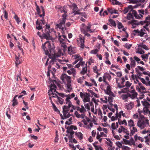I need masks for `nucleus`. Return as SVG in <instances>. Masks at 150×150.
<instances>
[{"label":"nucleus","mask_w":150,"mask_h":150,"mask_svg":"<svg viewBox=\"0 0 150 150\" xmlns=\"http://www.w3.org/2000/svg\"><path fill=\"white\" fill-rule=\"evenodd\" d=\"M71 6L73 8V11H75V10H77L78 9V8L76 4L75 3H73L71 5Z\"/></svg>","instance_id":"obj_58"},{"label":"nucleus","mask_w":150,"mask_h":150,"mask_svg":"<svg viewBox=\"0 0 150 150\" xmlns=\"http://www.w3.org/2000/svg\"><path fill=\"white\" fill-rule=\"evenodd\" d=\"M137 53H138L140 54H143L144 53V52L141 48L139 47L138 48L136 52Z\"/></svg>","instance_id":"obj_46"},{"label":"nucleus","mask_w":150,"mask_h":150,"mask_svg":"<svg viewBox=\"0 0 150 150\" xmlns=\"http://www.w3.org/2000/svg\"><path fill=\"white\" fill-rule=\"evenodd\" d=\"M122 149V150H130L131 149L129 147L125 145H123Z\"/></svg>","instance_id":"obj_64"},{"label":"nucleus","mask_w":150,"mask_h":150,"mask_svg":"<svg viewBox=\"0 0 150 150\" xmlns=\"http://www.w3.org/2000/svg\"><path fill=\"white\" fill-rule=\"evenodd\" d=\"M106 140H105V144L107 145V146L111 147L112 145V142L110 139L109 138H105Z\"/></svg>","instance_id":"obj_32"},{"label":"nucleus","mask_w":150,"mask_h":150,"mask_svg":"<svg viewBox=\"0 0 150 150\" xmlns=\"http://www.w3.org/2000/svg\"><path fill=\"white\" fill-rule=\"evenodd\" d=\"M127 124L129 128L134 127L135 126L134 121L132 119H130L128 121Z\"/></svg>","instance_id":"obj_31"},{"label":"nucleus","mask_w":150,"mask_h":150,"mask_svg":"<svg viewBox=\"0 0 150 150\" xmlns=\"http://www.w3.org/2000/svg\"><path fill=\"white\" fill-rule=\"evenodd\" d=\"M73 50L74 49L72 48L71 46L69 47L68 48V51L69 53L70 54L74 53L75 52L73 51Z\"/></svg>","instance_id":"obj_42"},{"label":"nucleus","mask_w":150,"mask_h":150,"mask_svg":"<svg viewBox=\"0 0 150 150\" xmlns=\"http://www.w3.org/2000/svg\"><path fill=\"white\" fill-rule=\"evenodd\" d=\"M89 104L90 107V109H91V111L93 112L94 110L93 104L92 102H91L89 103Z\"/></svg>","instance_id":"obj_60"},{"label":"nucleus","mask_w":150,"mask_h":150,"mask_svg":"<svg viewBox=\"0 0 150 150\" xmlns=\"http://www.w3.org/2000/svg\"><path fill=\"white\" fill-rule=\"evenodd\" d=\"M140 47L141 48L144 49L146 50H149V48L145 45L144 44H141L140 45Z\"/></svg>","instance_id":"obj_63"},{"label":"nucleus","mask_w":150,"mask_h":150,"mask_svg":"<svg viewBox=\"0 0 150 150\" xmlns=\"http://www.w3.org/2000/svg\"><path fill=\"white\" fill-rule=\"evenodd\" d=\"M145 139V142L149 145L150 143V132H149V135L144 137Z\"/></svg>","instance_id":"obj_30"},{"label":"nucleus","mask_w":150,"mask_h":150,"mask_svg":"<svg viewBox=\"0 0 150 150\" xmlns=\"http://www.w3.org/2000/svg\"><path fill=\"white\" fill-rule=\"evenodd\" d=\"M117 27L119 29H122L123 31H125L126 29V28H124L122 23L118 22L117 24Z\"/></svg>","instance_id":"obj_33"},{"label":"nucleus","mask_w":150,"mask_h":150,"mask_svg":"<svg viewBox=\"0 0 150 150\" xmlns=\"http://www.w3.org/2000/svg\"><path fill=\"white\" fill-rule=\"evenodd\" d=\"M67 16V14H63L62 15V18L59 20V23L57 25V27L60 29L63 30L64 29H66L65 27V23L66 21V18Z\"/></svg>","instance_id":"obj_7"},{"label":"nucleus","mask_w":150,"mask_h":150,"mask_svg":"<svg viewBox=\"0 0 150 150\" xmlns=\"http://www.w3.org/2000/svg\"><path fill=\"white\" fill-rule=\"evenodd\" d=\"M104 86L105 88H106L105 90V93L110 96L108 97L106 96H105V100H104V103H107L108 102L110 105H111L112 102L113 100L112 96L113 97H115V95L111 91V86L108 83H106Z\"/></svg>","instance_id":"obj_2"},{"label":"nucleus","mask_w":150,"mask_h":150,"mask_svg":"<svg viewBox=\"0 0 150 150\" xmlns=\"http://www.w3.org/2000/svg\"><path fill=\"white\" fill-rule=\"evenodd\" d=\"M19 55H18V57L16 55V61L15 63L17 65L21 64V61L20 60Z\"/></svg>","instance_id":"obj_40"},{"label":"nucleus","mask_w":150,"mask_h":150,"mask_svg":"<svg viewBox=\"0 0 150 150\" xmlns=\"http://www.w3.org/2000/svg\"><path fill=\"white\" fill-rule=\"evenodd\" d=\"M75 135L76 137L80 140H81L83 138V135L80 132H75Z\"/></svg>","instance_id":"obj_25"},{"label":"nucleus","mask_w":150,"mask_h":150,"mask_svg":"<svg viewBox=\"0 0 150 150\" xmlns=\"http://www.w3.org/2000/svg\"><path fill=\"white\" fill-rule=\"evenodd\" d=\"M85 64V62H83L82 61H80L78 64L75 65V68H78L81 65V66H83Z\"/></svg>","instance_id":"obj_38"},{"label":"nucleus","mask_w":150,"mask_h":150,"mask_svg":"<svg viewBox=\"0 0 150 150\" xmlns=\"http://www.w3.org/2000/svg\"><path fill=\"white\" fill-rule=\"evenodd\" d=\"M111 79V76L110 74L108 73H105L104 75V82H105V83H107L105 81V80L106 79H108L109 81H110Z\"/></svg>","instance_id":"obj_26"},{"label":"nucleus","mask_w":150,"mask_h":150,"mask_svg":"<svg viewBox=\"0 0 150 150\" xmlns=\"http://www.w3.org/2000/svg\"><path fill=\"white\" fill-rule=\"evenodd\" d=\"M130 65L131 67H134L136 65V63L135 60H134L132 57L130 58Z\"/></svg>","instance_id":"obj_37"},{"label":"nucleus","mask_w":150,"mask_h":150,"mask_svg":"<svg viewBox=\"0 0 150 150\" xmlns=\"http://www.w3.org/2000/svg\"><path fill=\"white\" fill-rule=\"evenodd\" d=\"M80 97L82 98H83V101L84 102H89L90 101V98L91 95L89 93H83L80 92Z\"/></svg>","instance_id":"obj_9"},{"label":"nucleus","mask_w":150,"mask_h":150,"mask_svg":"<svg viewBox=\"0 0 150 150\" xmlns=\"http://www.w3.org/2000/svg\"><path fill=\"white\" fill-rule=\"evenodd\" d=\"M112 3L113 5H120L121 4V3L117 1V0H112Z\"/></svg>","instance_id":"obj_49"},{"label":"nucleus","mask_w":150,"mask_h":150,"mask_svg":"<svg viewBox=\"0 0 150 150\" xmlns=\"http://www.w3.org/2000/svg\"><path fill=\"white\" fill-rule=\"evenodd\" d=\"M149 125V120L147 117L143 115L139 116V120L137 123V126L141 129H143Z\"/></svg>","instance_id":"obj_5"},{"label":"nucleus","mask_w":150,"mask_h":150,"mask_svg":"<svg viewBox=\"0 0 150 150\" xmlns=\"http://www.w3.org/2000/svg\"><path fill=\"white\" fill-rule=\"evenodd\" d=\"M103 135V132H101L99 133V132H97V137L96 138L97 139H99V142H101L102 138H100V137H102Z\"/></svg>","instance_id":"obj_29"},{"label":"nucleus","mask_w":150,"mask_h":150,"mask_svg":"<svg viewBox=\"0 0 150 150\" xmlns=\"http://www.w3.org/2000/svg\"><path fill=\"white\" fill-rule=\"evenodd\" d=\"M130 130V136H132L135 134V132H137V129L136 127H134L129 128Z\"/></svg>","instance_id":"obj_22"},{"label":"nucleus","mask_w":150,"mask_h":150,"mask_svg":"<svg viewBox=\"0 0 150 150\" xmlns=\"http://www.w3.org/2000/svg\"><path fill=\"white\" fill-rule=\"evenodd\" d=\"M58 101L61 104H62L64 101V100L62 98L58 97Z\"/></svg>","instance_id":"obj_59"},{"label":"nucleus","mask_w":150,"mask_h":150,"mask_svg":"<svg viewBox=\"0 0 150 150\" xmlns=\"http://www.w3.org/2000/svg\"><path fill=\"white\" fill-rule=\"evenodd\" d=\"M61 79L63 82L65 83H71V78L70 76H68L66 74H64L61 76Z\"/></svg>","instance_id":"obj_11"},{"label":"nucleus","mask_w":150,"mask_h":150,"mask_svg":"<svg viewBox=\"0 0 150 150\" xmlns=\"http://www.w3.org/2000/svg\"><path fill=\"white\" fill-rule=\"evenodd\" d=\"M69 109H65L63 108V115L64 117H66L67 114L68 112L69 111Z\"/></svg>","instance_id":"obj_43"},{"label":"nucleus","mask_w":150,"mask_h":150,"mask_svg":"<svg viewBox=\"0 0 150 150\" xmlns=\"http://www.w3.org/2000/svg\"><path fill=\"white\" fill-rule=\"evenodd\" d=\"M136 90L141 93H145L147 92L146 89L141 83H139V85H136Z\"/></svg>","instance_id":"obj_12"},{"label":"nucleus","mask_w":150,"mask_h":150,"mask_svg":"<svg viewBox=\"0 0 150 150\" xmlns=\"http://www.w3.org/2000/svg\"><path fill=\"white\" fill-rule=\"evenodd\" d=\"M46 27L45 29V30L43 31L42 30V31L43 32V34L41 35V33L39 32H38L37 33V35L40 38H42L46 39L47 40H52V38L50 35V26L49 25L46 24L45 25Z\"/></svg>","instance_id":"obj_3"},{"label":"nucleus","mask_w":150,"mask_h":150,"mask_svg":"<svg viewBox=\"0 0 150 150\" xmlns=\"http://www.w3.org/2000/svg\"><path fill=\"white\" fill-rule=\"evenodd\" d=\"M134 106L133 102H130L125 104V108L128 110H130L132 109Z\"/></svg>","instance_id":"obj_17"},{"label":"nucleus","mask_w":150,"mask_h":150,"mask_svg":"<svg viewBox=\"0 0 150 150\" xmlns=\"http://www.w3.org/2000/svg\"><path fill=\"white\" fill-rule=\"evenodd\" d=\"M127 129L125 128L123 126H121L119 128L118 132L119 133L127 132Z\"/></svg>","instance_id":"obj_24"},{"label":"nucleus","mask_w":150,"mask_h":150,"mask_svg":"<svg viewBox=\"0 0 150 150\" xmlns=\"http://www.w3.org/2000/svg\"><path fill=\"white\" fill-rule=\"evenodd\" d=\"M64 48L63 47L62 49L59 50L58 52L57 53H55L54 52H53L51 55H50L49 56V57L51 59L50 61V63L51 64H52L54 63V62L59 61L62 64H63L64 62H68V60L62 59L59 60L57 59V57L60 56L62 55H63V53H65V51H67V50L65 52H64L63 50Z\"/></svg>","instance_id":"obj_1"},{"label":"nucleus","mask_w":150,"mask_h":150,"mask_svg":"<svg viewBox=\"0 0 150 150\" xmlns=\"http://www.w3.org/2000/svg\"><path fill=\"white\" fill-rule=\"evenodd\" d=\"M36 28L38 30H40L42 29V26L40 25V23L38 22V20L36 22Z\"/></svg>","instance_id":"obj_35"},{"label":"nucleus","mask_w":150,"mask_h":150,"mask_svg":"<svg viewBox=\"0 0 150 150\" xmlns=\"http://www.w3.org/2000/svg\"><path fill=\"white\" fill-rule=\"evenodd\" d=\"M55 8L58 12L61 13H64V14H66L67 12L64 10V8L60 5H57L55 6Z\"/></svg>","instance_id":"obj_20"},{"label":"nucleus","mask_w":150,"mask_h":150,"mask_svg":"<svg viewBox=\"0 0 150 150\" xmlns=\"http://www.w3.org/2000/svg\"><path fill=\"white\" fill-rule=\"evenodd\" d=\"M71 83H67V88L68 90L66 91V92H69L70 91H71L72 90V88L71 87Z\"/></svg>","instance_id":"obj_47"},{"label":"nucleus","mask_w":150,"mask_h":150,"mask_svg":"<svg viewBox=\"0 0 150 150\" xmlns=\"http://www.w3.org/2000/svg\"><path fill=\"white\" fill-rule=\"evenodd\" d=\"M70 98H67L65 99V103L66 104H68V105H64L63 107V108L65 109H69L71 105H72V104L70 100Z\"/></svg>","instance_id":"obj_19"},{"label":"nucleus","mask_w":150,"mask_h":150,"mask_svg":"<svg viewBox=\"0 0 150 150\" xmlns=\"http://www.w3.org/2000/svg\"><path fill=\"white\" fill-rule=\"evenodd\" d=\"M109 22L110 24L112 25L114 27H116V24L115 22L111 19H110L109 20Z\"/></svg>","instance_id":"obj_57"},{"label":"nucleus","mask_w":150,"mask_h":150,"mask_svg":"<svg viewBox=\"0 0 150 150\" xmlns=\"http://www.w3.org/2000/svg\"><path fill=\"white\" fill-rule=\"evenodd\" d=\"M98 142H95L93 144V146L95 147V149L96 150H103L102 148L100 146H98L96 145V144H97Z\"/></svg>","instance_id":"obj_44"},{"label":"nucleus","mask_w":150,"mask_h":150,"mask_svg":"<svg viewBox=\"0 0 150 150\" xmlns=\"http://www.w3.org/2000/svg\"><path fill=\"white\" fill-rule=\"evenodd\" d=\"M126 144H128L130 146H135V142L132 138H131L129 140H127Z\"/></svg>","instance_id":"obj_21"},{"label":"nucleus","mask_w":150,"mask_h":150,"mask_svg":"<svg viewBox=\"0 0 150 150\" xmlns=\"http://www.w3.org/2000/svg\"><path fill=\"white\" fill-rule=\"evenodd\" d=\"M149 25V24L148 23H146L145 25H144L143 27V28H144L145 30V32L146 31H148L149 32H150V30L149 28L148 27Z\"/></svg>","instance_id":"obj_39"},{"label":"nucleus","mask_w":150,"mask_h":150,"mask_svg":"<svg viewBox=\"0 0 150 150\" xmlns=\"http://www.w3.org/2000/svg\"><path fill=\"white\" fill-rule=\"evenodd\" d=\"M150 54V53L149 52L147 54H143L141 56L142 59L145 61H147L148 59L149 55Z\"/></svg>","instance_id":"obj_27"},{"label":"nucleus","mask_w":150,"mask_h":150,"mask_svg":"<svg viewBox=\"0 0 150 150\" xmlns=\"http://www.w3.org/2000/svg\"><path fill=\"white\" fill-rule=\"evenodd\" d=\"M136 7H134L133 6L131 5H129L127 7L128 9H129V10L130 12H132V11H134L133 10V9L134 8H136Z\"/></svg>","instance_id":"obj_55"},{"label":"nucleus","mask_w":150,"mask_h":150,"mask_svg":"<svg viewBox=\"0 0 150 150\" xmlns=\"http://www.w3.org/2000/svg\"><path fill=\"white\" fill-rule=\"evenodd\" d=\"M56 85L54 84H52L50 87V89L48 92V93H49L51 91V94L52 95H54V92H56V93H57L59 95L62 97H64V94L62 93H58L56 91Z\"/></svg>","instance_id":"obj_10"},{"label":"nucleus","mask_w":150,"mask_h":150,"mask_svg":"<svg viewBox=\"0 0 150 150\" xmlns=\"http://www.w3.org/2000/svg\"><path fill=\"white\" fill-rule=\"evenodd\" d=\"M119 123L120 125H124L125 126H127V123L125 120H124L122 121H119Z\"/></svg>","instance_id":"obj_48"},{"label":"nucleus","mask_w":150,"mask_h":150,"mask_svg":"<svg viewBox=\"0 0 150 150\" xmlns=\"http://www.w3.org/2000/svg\"><path fill=\"white\" fill-rule=\"evenodd\" d=\"M123 111L122 110H121L119 113H118L119 118H120L121 117V115H122L123 117H126V114L125 113H123Z\"/></svg>","instance_id":"obj_62"},{"label":"nucleus","mask_w":150,"mask_h":150,"mask_svg":"<svg viewBox=\"0 0 150 150\" xmlns=\"http://www.w3.org/2000/svg\"><path fill=\"white\" fill-rule=\"evenodd\" d=\"M35 5L36 6V10L37 11V12L38 13V14L40 16V17H42V16H45V11L44 9V8L42 6H41V8L42 9L43 13L42 14H40L41 13L40 8H39V6L38 5H37L36 3H35Z\"/></svg>","instance_id":"obj_15"},{"label":"nucleus","mask_w":150,"mask_h":150,"mask_svg":"<svg viewBox=\"0 0 150 150\" xmlns=\"http://www.w3.org/2000/svg\"><path fill=\"white\" fill-rule=\"evenodd\" d=\"M42 48L44 51L45 54L49 56L54 52V49L52 48L50 42L49 41H47L42 44Z\"/></svg>","instance_id":"obj_4"},{"label":"nucleus","mask_w":150,"mask_h":150,"mask_svg":"<svg viewBox=\"0 0 150 150\" xmlns=\"http://www.w3.org/2000/svg\"><path fill=\"white\" fill-rule=\"evenodd\" d=\"M18 96V95L15 96L13 98V100H12L13 104L12 105L13 106H14L17 105L18 104V102L17 101V100L16 99V98Z\"/></svg>","instance_id":"obj_36"},{"label":"nucleus","mask_w":150,"mask_h":150,"mask_svg":"<svg viewBox=\"0 0 150 150\" xmlns=\"http://www.w3.org/2000/svg\"><path fill=\"white\" fill-rule=\"evenodd\" d=\"M116 145L119 148H122L123 146H122V142H117L115 143Z\"/></svg>","instance_id":"obj_51"},{"label":"nucleus","mask_w":150,"mask_h":150,"mask_svg":"<svg viewBox=\"0 0 150 150\" xmlns=\"http://www.w3.org/2000/svg\"><path fill=\"white\" fill-rule=\"evenodd\" d=\"M65 128L67 129V130L66 132L67 134H70V135H74V134L75 132L72 130L68 129L66 127V126H65Z\"/></svg>","instance_id":"obj_41"},{"label":"nucleus","mask_w":150,"mask_h":150,"mask_svg":"<svg viewBox=\"0 0 150 150\" xmlns=\"http://www.w3.org/2000/svg\"><path fill=\"white\" fill-rule=\"evenodd\" d=\"M107 117L105 116H104V122H105L104 123V127H110V126L108 124L107 122H106L107 120Z\"/></svg>","instance_id":"obj_45"},{"label":"nucleus","mask_w":150,"mask_h":150,"mask_svg":"<svg viewBox=\"0 0 150 150\" xmlns=\"http://www.w3.org/2000/svg\"><path fill=\"white\" fill-rule=\"evenodd\" d=\"M147 23L146 20L143 21H141L139 22L136 23V24L137 25H139L140 24L142 25H144V24H146Z\"/></svg>","instance_id":"obj_56"},{"label":"nucleus","mask_w":150,"mask_h":150,"mask_svg":"<svg viewBox=\"0 0 150 150\" xmlns=\"http://www.w3.org/2000/svg\"><path fill=\"white\" fill-rule=\"evenodd\" d=\"M82 27L81 28V31L83 33H84L88 31L91 33L92 32V31L90 29L91 27L89 25L88 26H86L84 24H82Z\"/></svg>","instance_id":"obj_14"},{"label":"nucleus","mask_w":150,"mask_h":150,"mask_svg":"<svg viewBox=\"0 0 150 150\" xmlns=\"http://www.w3.org/2000/svg\"><path fill=\"white\" fill-rule=\"evenodd\" d=\"M108 11L111 13H117V12L116 10L108 8Z\"/></svg>","instance_id":"obj_52"},{"label":"nucleus","mask_w":150,"mask_h":150,"mask_svg":"<svg viewBox=\"0 0 150 150\" xmlns=\"http://www.w3.org/2000/svg\"><path fill=\"white\" fill-rule=\"evenodd\" d=\"M116 126L115 124L113 123H112V124L111 127L113 129H115L116 127H118V123L117 122H116Z\"/></svg>","instance_id":"obj_61"},{"label":"nucleus","mask_w":150,"mask_h":150,"mask_svg":"<svg viewBox=\"0 0 150 150\" xmlns=\"http://www.w3.org/2000/svg\"><path fill=\"white\" fill-rule=\"evenodd\" d=\"M133 32L134 35L140 36L141 37H143L145 34L144 28H142L140 30L138 29L134 30Z\"/></svg>","instance_id":"obj_13"},{"label":"nucleus","mask_w":150,"mask_h":150,"mask_svg":"<svg viewBox=\"0 0 150 150\" xmlns=\"http://www.w3.org/2000/svg\"><path fill=\"white\" fill-rule=\"evenodd\" d=\"M66 127L72 130H73V129L74 130H76L77 129L76 126H74L72 125H71L70 126Z\"/></svg>","instance_id":"obj_53"},{"label":"nucleus","mask_w":150,"mask_h":150,"mask_svg":"<svg viewBox=\"0 0 150 150\" xmlns=\"http://www.w3.org/2000/svg\"><path fill=\"white\" fill-rule=\"evenodd\" d=\"M83 68H82V71H81V73L82 75H84L87 72V65L86 64L85 67H84V66H82Z\"/></svg>","instance_id":"obj_34"},{"label":"nucleus","mask_w":150,"mask_h":150,"mask_svg":"<svg viewBox=\"0 0 150 150\" xmlns=\"http://www.w3.org/2000/svg\"><path fill=\"white\" fill-rule=\"evenodd\" d=\"M73 59H80V58H82L79 54H76L72 56Z\"/></svg>","instance_id":"obj_54"},{"label":"nucleus","mask_w":150,"mask_h":150,"mask_svg":"<svg viewBox=\"0 0 150 150\" xmlns=\"http://www.w3.org/2000/svg\"><path fill=\"white\" fill-rule=\"evenodd\" d=\"M133 16L132 12L129 13L127 16V18L128 20H130L131 19L133 18Z\"/></svg>","instance_id":"obj_50"},{"label":"nucleus","mask_w":150,"mask_h":150,"mask_svg":"<svg viewBox=\"0 0 150 150\" xmlns=\"http://www.w3.org/2000/svg\"><path fill=\"white\" fill-rule=\"evenodd\" d=\"M79 46L81 48H83L84 47V40L82 38L80 37L77 39Z\"/></svg>","instance_id":"obj_18"},{"label":"nucleus","mask_w":150,"mask_h":150,"mask_svg":"<svg viewBox=\"0 0 150 150\" xmlns=\"http://www.w3.org/2000/svg\"><path fill=\"white\" fill-rule=\"evenodd\" d=\"M142 105L144 106L143 108V113L146 115L148 114L150 115V104L146 101H142Z\"/></svg>","instance_id":"obj_8"},{"label":"nucleus","mask_w":150,"mask_h":150,"mask_svg":"<svg viewBox=\"0 0 150 150\" xmlns=\"http://www.w3.org/2000/svg\"><path fill=\"white\" fill-rule=\"evenodd\" d=\"M137 95V93L133 89L130 92L129 96L132 99H133L136 97Z\"/></svg>","instance_id":"obj_23"},{"label":"nucleus","mask_w":150,"mask_h":150,"mask_svg":"<svg viewBox=\"0 0 150 150\" xmlns=\"http://www.w3.org/2000/svg\"><path fill=\"white\" fill-rule=\"evenodd\" d=\"M132 14L136 19H140L142 18V16L139 15V14H138L135 11H133Z\"/></svg>","instance_id":"obj_28"},{"label":"nucleus","mask_w":150,"mask_h":150,"mask_svg":"<svg viewBox=\"0 0 150 150\" xmlns=\"http://www.w3.org/2000/svg\"><path fill=\"white\" fill-rule=\"evenodd\" d=\"M117 111H116L115 113V116L113 115L111 117L112 115V112H110L108 113V116L110 118H111V120L112 121H114L117 120L118 118L119 119V116L118 113H117Z\"/></svg>","instance_id":"obj_16"},{"label":"nucleus","mask_w":150,"mask_h":150,"mask_svg":"<svg viewBox=\"0 0 150 150\" xmlns=\"http://www.w3.org/2000/svg\"><path fill=\"white\" fill-rule=\"evenodd\" d=\"M58 40L59 41L61 46L64 48L63 51L65 52L67 50V46L65 44L67 41H69V40H67L66 36L65 35H61L59 33H58Z\"/></svg>","instance_id":"obj_6"}]
</instances>
